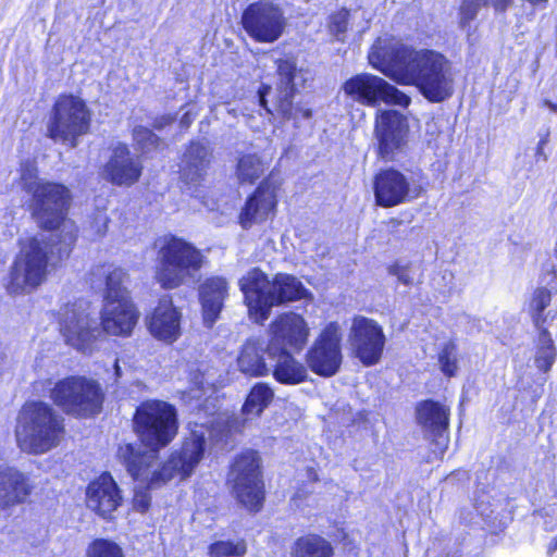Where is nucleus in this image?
Returning <instances> with one entry per match:
<instances>
[{"mask_svg": "<svg viewBox=\"0 0 557 557\" xmlns=\"http://www.w3.org/2000/svg\"><path fill=\"white\" fill-rule=\"evenodd\" d=\"M134 426L149 450L140 445L125 444L120 446L117 457L131 476L148 488L160 487L174 478L189 476L202 459L205 434L193 431L181 449L173 451L162 466L154 467L159 450L174 440L178 429L176 409L165 401L141 403L134 416Z\"/></svg>", "mask_w": 557, "mask_h": 557, "instance_id": "f257e3e1", "label": "nucleus"}, {"mask_svg": "<svg viewBox=\"0 0 557 557\" xmlns=\"http://www.w3.org/2000/svg\"><path fill=\"white\" fill-rule=\"evenodd\" d=\"M368 58L373 67L398 84L416 86L432 102H442L454 92L450 62L440 52L379 38Z\"/></svg>", "mask_w": 557, "mask_h": 557, "instance_id": "f03ea898", "label": "nucleus"}, {"mask_svg": "<svg viewBox=\"0 0 557 557\" xmlns=\"http://www.w3.org/2000/svg\"><path fill=\"white\" fill-rule=\"evenodd\" d=\"M60 332L66 345L90 355L102 332L111 335H129L137 323L138 312L132 300L104 302L101 327L89 302L78 300L60 310Z\"/></svg>", "mask_w": 557, "mask_h": 557, "instance_id": "7ed1b4c3", "label": "nucleus"}, {"mask_svg": "<svg viewBox=\"0 0 557 557\" xmlns=\"http://www.w3.org/2000/svg\"><path fill=\"white\" fill-rule=\"evenodd\" d=\"M64 434V418L51 405L27 401L20 410L15 437L22 451L46 454L60 445Z\"/></svg>", "mask_w": 557, "mask_h": 557, "instance_id": "20e7f679", "label": "nucleus"}, {"mask_svg": "<svg viewBox=\"0 0 557 557\" xmlns=\"http://www.w3.org/2000/svg\"><path fill=\"white\" fill-rule=\"evenodd\" d=\"M69 255L59 253V244L46 236L29 238L21 247L4 280L10 295H25L40 286L48 274V268Z\"/></svg>", "mask_w": 557, "mask_h": 557, "instance_id": "39448f33", "label": "nucleus"}, {"mask_svg": "<svg viewBox=\"0 0 557 557\" xmlns=\"http://www.w3.org/2000/svg\"><path fill=\"white\" fill-rule=\"evenodd\" d=\"M69 199V189L65 186L50 182L38 186L32 195L33 214L39 226L58 231L47 239L59 244L61 257L70 255L76 240L74 223L65 220Z\"/></svg>", "mask_w": 557, "mask_h": 557, "instance_id": "423d86ee", "label": "nucleus"}, {"mask_svg": "<svg viewBox=\"0 0 557 557\" xmlns=\"http://www.w3.org/2000/svg\"><path fill=\"white\" fill-rule=\"evenodd\" d=\"M49 398L66 414L87 418L100 412L103 393L97 381L71 375L53 383Z\"/></svg>", "mask_w": 557, "mask_h": 557, "instance_id": "0eeeda50", "label": "nucleus"}, {"mask_svg": "<svg viewBox=\"0 0 557 557\" xmlns=\"http://www.w3.org/2000/svg\"><path fill=\"white\" fill-rule=\"evenodd\" d=\"M203 263L199 249L189 243L171 237L158 252L156 280L164 289H174L194 276Z\"/></svg>", "mask_w": 557, "mask_h": 557, "instance_id": "6e6552de", "label": "nucleus"}, {"mask_svg": "<svg viewBox=\"0 0 557 557\" xmlns=\"http://www.w3.org/2000/svg\"><path fill=\"white\" fill-rule=\"evenodd\" d=\"M90 125V112L83 99L73 95L60 96L51 111L47 125L48 137L54 141L76 146L77 137L86 134Z\"/></svg>", "mask_w": 557, "mask_h": 557, "instance_id": "1a4fd4ad", "label": "nucleus"}, {"mask_svg": "<svg viewBox=\"0 0 557 557\" xmlns=\"http://www.w3.org/2000/svg\"><path fill=\"white\" fill-rule=\"evenodd\" d=\"M259 468L260 459L257 451L247 450L236 458L230 472L235 497L250 511H258L264 499Z\"/></svg>", "mask_w": 557, "mask_h": 557, "instance_id": "9d476101", "label": "nucleus"}, {"mask_svg": "<svg viewBox=\"0 0 557 557\" xmlns=\"http://www.w3.org/2000/svg\"><path fill=\"white\" fill-rule=\"evenodd\" d=\"M344 91L352 100L369 107L380 103L407 107L410 98L391 85L384 78L372 74H358L349 78L343 86Z\"/></svg>", "mask_w": 557, "mask_h": 557, "instance_id": "9b49d317", "label": "nucleus"}, {"mask_svg": "<svg viewBox=\"0 0 557 557\" xmlns=\"http://www.w3.org/2000/svg\"><path fill=\"white\" fill-rule=\"evenodd\" d=\"M277 81L276 94L274 98V107L278 114L285 120H294L298 123L300 119L308 120L312 112L308 108L294 107L293 98L299 86H301L307 77V72L297 69L292 60L277 61Z\"/></svg>", "mask_w": 557, "mask_h": 557, "instance_id": "f8f14e48", "label": "nucleus"}, {"mask_svg": "<svg viewBox=\"0 0 557 557\" xmlns=\"http://www.w3.org/2000/svg\"><path fill=\"white\" fill-rule=\"evenodd\" d=\"M242 23L247 34L259 42H274L283 34L285 18L282 10L269 1L249 4Z\"/></svg>", "mask_w": 557, "mask_h": 557, "instance_id": "ddd939ff", "label": "nucleus"}, {"mask_svg": "<svg viewBox=\"0 0 557 557\" xmlns=\"http://www.w3.org/2000/svg\"><path fill=\"white\" fill-rule=\"evenodd\" d=\"M342 335L336 323H330L307 351L306 362L309 369L324 377L333 376L341 368Z\"/></svg>", "mask_w": 557, "mask_h": 557, "instance_id": "4468645a", "label": "nucleus"}, {"mask_svg": "<svg viewBox=\"0 0 557 557\" xmlns=\"http://www.w3.org/2000/svg\"><path fill=\"white\" fill-rule=\"evenodd\" d=\"M409 133L408 121L396 110L379 111L375 117L374 134L377 153L385 161L394 160L404 151Z\"/></svg>", "mask_w": 557, "mask_h": 557, "instance_id": "2eb2a0df", "label": "nucleus"}, {"mask_svg": "<svg viewBox=\"0 0 557 557\" xmlns=\"http://www.w3.org/2000/svg\"><path fill=\"white\" fill-rule=\"evenodd\" d=\"M348 339L355 356L362 364L370 367L380 361L386 338L382 326L376 321L356 317L352 320Z\"/></svg>", "mask_w": 557, "mask_h": 557, "instance_id": "dca6fc26", "label": "nucleus"}, {"mask_svg": "<svg viewBox=\"0 0 557 557\" xmlns=\"http://www.w3.org/2000/svg\"><path fill=\"white\" fill-rule=\"evenodd\" d=\"M309 327L305 319L294 312L277 317L270 325V341L267 345L270 356L277 352L300 351L307 344Z\"/></svg>", "mask_w": 557, "mask_h": 557, "instance_id": "f3484780", "label": "nucleus"}, {"mask_svg": "<svg viewBox=\"0 0 557 557\" xmlns=\"http://www.w3.org/2000/svg\"><path fill=\"white\" fill-rule=\"evenodd\" d=\"M422 187L395 169L383 170L374 178V196L379 206L394 207L421 195Z\"/></svg>", "mask_w": 557, "mask_h": 557, "instance_id": "a211bd4d", "label": "nucleus"}, {"mask_svg": "<svg viewBox=\"0 0 557 557\" xmlns=\"http://www.w3.org/2000/svg\"><path fill=\"white\" fill-rule=\"evenodd\" d=\"M248 307L249 317L262 324L269 319L273 307L272 281L258 268L249 270L238 282Z\"/></svg>", "mask_w": 557, "mask_h": 557, "instance_id": "6ab92c4d", "label": "nucleus"}, {"mask_svg": "<svg viewBox=\"0 0 557 557\" xmlns=\"http://www.w3.org/2000/svg\"><path fill=\"white\" fill-rule=\"evenodd\" d=\"M122 504L121 491L109 473L90 482L86 491V505L99 517L111 520Z\"/></svg>", "mask_w": 557, "mask_h": 557, "instance_id": "aec40b11", "label": "nucleus"}, {"mask_svg": "<svg viewBox=\"0 0 557 557\" xmlns=\"http://www.w3.org/2000/svg\"><path fill=\"white\" fill-rule=\"evenodd\" d=\"M143 171V165L128 147L117 144L103 168V177L117 186H131L135 184Z\"/></svg>", "mask_w": 557, "mask_h": 557, "instance_id": "412c9836", "label": "nucleus"}, {"mask_svg": "<svg viewBox=\"0 0 557 557\" xmlns=\"http://www.w3.org/2000/svg\"><path fill=\"white\" fill-rule=\"evenodd\" d=\"M34 491L30 478L15 467L0 466V508L24 504Z\"/></svg>", "mask_w": 557, "mask_h": 557, "instance_id": "4be33fe9", "label": "nucleus"}, {"mask_svg": "<svg viewBox=\"0 0 557 557\" xmlns=\"http://www.w3.org/2000/svg\"><path fill=\"white\" fill-rule=\"evenodd\" d=\"M181 318L182 313L173 306L172 298L164 296L147 318L148 330L157 339L173 343L181 336Z\"/></svg>", "mask_w": 557, "mask_h": 557, "instance_id": "5701e85b", "label": "nucleus"}, {"mask_svg": "<svg viewBox=\"0 0 557 557\" xmlns=\"http://www.w3.org/2000/svg\"><path fill=\"white\" fill-rule=\"evenodd\" d=\"M228 297V283L222 276H211L199 287L203 322L211 327L220 318L224 301Z\"/></svg>", "mask_w": 557, "mask_h": 557, "instance_id": "b1692460", "label": "nucleus"}, {"mask_svg": "<svg viewBox=\"0 0 557 557\" xmlns=\"http://www.w3.org/2000/svg\"><path fill=\"white\" fill-rule=\"evenodd\" d=\"M212 151L206 144L193 141L186 149L181 163V178L186 184H200L208 173Z\"/></svg>", "mask_w": 557, "mask_h": 557, "instance_id": "393cba45", "label": "nucleus"}, {"mask_svg": "<svg viewBox=\"0 0 557 557\" xmlns=\"http://www.w3.org/2000/svg\"><path fill=\"white\" fill-rule=\"evenodd\" d=\"M418 423L428 432L436 436L437 445L446 448L447 443L443 441V434L449 426V408L432 399L423 400L416 408Z\"/></svg>", "mask_w": 557, "mask_h": 557, "instance_id": "a878e982", "label": "nucleus"}, {"mask_svg": "<svg viewBox=\"0 0 557 557\" xmlns=\"http://www.w3.org/2000/svg\"><path fill=\"white\" fill-rule=\"evenodd\" d=\"M275 206V188L268 182H263L247 200L239 215L240 225L244 228H248L252 223L265 220L274 210Z\"/></svg>", "mask_w": 557, "mask_h": 557, "instance_id": "bb28decb", "label": "nucleus"}, {"mask_svg": "<svg viewBox=\"0 0 557 557\" xmlns=\"http://www.w3.org/2000/svg\"><path fill=\"white\" fill-rule=\"evenodd\" d=\"M90 275L92 285H97V283L104 281L106 288L103 304L131 300L128 290L125 286L127 274L124 270L111 264H103L92 269Z\"/></svg>", "mask_w": 557, "mask_h": 557, "instance_id": "cd10ccee", "label": "nucleus"}, {"mask_svg": "<svg viewBox=\"0 0 557 557\" xmlns=\"http://www.w3.org/2000/svg\"><path fill=\"white\" fill-rule=\"evenodd\" d=\"M268 348L264 342L258 337L248 338L242 346L237 356V369L245 375L259 377L269 374L264 360V352Z\"/></svg>", "mask_w": 557, "mask_h": 557, "instance_id": "c85d7f7f", "label": "nucleus"}, {"mask_svg": "<svg viewBox=\"0 0 557 557\" xmlns=\"http://www.w3.org/2000/svg\"><path fill=\"white\" fill-rule=\"evenodd\" d=\"M275 357H277V360L273 369V376L277 382L296 385L307 380V368L296 360L289 351L277 352Z\"/></svg>", "mask_w": 557, "mask_h": 557, "instance_id": "c756f323", "label": "nucleus"}, {"mask_svg": "<svg viewBox=\"0 0 557 557\" xmlns=\"http://www.w3.org/2000/svg\"><path fill=\"white\" fill-rule=\"evenodd\" d=\"M309 292L302 283L290 274L278 273L272 281L273 307L283 302L307 298Z\"/></svg>", "mask_w": 557, "mask_h": 557, "instance_id": "7c9ffc66", "label": "nucleus"}, {"mask_svg": "<svg viewBox=\"0 0 557 557\" xmlns=\"http://www.w3.org/2000/svg\"><path fill=\"white\" fill-rule=\"evenodd\" d=\"M292 555L294 557H332L333 547L322 536L309 534L295 541Z\"/></svg>", "mask_w": 557, "mask_h": 557, "instance_id": "2f4dec72", "label": "nucleus"}, {"mask_svg": "<svg viewBox=\"0 0 557 557\" xmlns=\"http://www.w3.org/2000/svg\"><path fill=\"white\" fill-rule=\"evenodd\" d=\"M274 398V392L267 383H256L250 389L242 412L246 419L259 417Z\"/></svg>", "mask_w": 557, "mask_h": 557, "instance_id": "473e14b6", "label": "nucleus"}, {"mask_svg": "<svg viewBox=\"0 0 557 557\" xmlns=\"http://www.w3.org/2000/svg\"><path fill=\"white\" fill-rule=\"evenodd\" d=\"M264 163L256 153L243 154L236 164V177L240 183H255L264 173Z\"/></svg>", "mask_w": 557, "mask_h": 557, "instance_id": "72a5a7b5", "label": "nucleus"}, {"mask_svg": "<svg viewBox=\"0 0 557 557\" xmlns=\"http://www.w3.org/2000/svg\"><path fill=\"white\" fill-rule=\"evenodd\" d=\"M537 331L539 337L536 343L535 364L540 370L547 372L555 362L556 349L548 331L546 329Z\"/></svg>", "mask_w": 557, "mask_h": 557, "instance_id": "f704fd0d", "label": "nucleus"}, {"mask_svg": "<svg viewBox=\"0 0 557 557\" xmlns=\"http://www.w3.org/2000/svg\"><path fill=\"white\" fill-rule=\"evenodd\" d=\"M552 301L550 292L547 288H536L532 295L529 310L533 320V323L537 330L545 329L543 325L547 319L544 310L549 306Z\"/></svg>", "mask_w": 557, "mask_h": 557, "instance_id": "c9c22d12", "label": "nucleus"}, {"mask_svg": "<svg viewBox=\"0 0 557 557\" xmlns=\"http://www.w3.org/2000/svg\"><path fill=\"white\" fill-rule=\"evenodd\" d=\"M38 180V170L35 160H25L20 168V184L22 188L33 195L38 186L46 184Z\"/></svg>", "mask_w": 557, "mask_h": 557, "instance_id": "e433bc0d", "label": "nucleus"}, {"mask_svg": "<svg viewBox=\"0 0 557 557\" xmlns=\"http://www.w3.org/2000/svg\"><path fill=\"white\" fill-rule=\"evenodd\" d=\"M247 552L245 541H218L209 546L211 557H243Z\"/></svg>", "mask_w": 557, "mask_h": 557, "instance_id": "4c0bfd02", "label": "nucleus"}, {"mask_svg": "<svg viewBox=\"0 0 557 557\" xmlns=\"http://www.w3.org/2000/svg\"><path fill=\"white\" fill-rule=\"evenodd\" d=\"M438 363L442 372L448 376H455L458 371V352L457 346L453 342L443 345L438 352Z\"/></svg>", "mask_w": 557, "mask_h": 557, "instance_id": "58836bf2", "label": "nucleus"}, {"mask_svg": "<svg viewBox=\"0 0 557 557\" xmlns=\"http://www.w3.org/2000/svg\"><path fill=\"white\" fill-rule=\"evenodd\" d=\"M86 557H124V554L116 543L98 539L88 546Z\"/></svg>", "mask_w": 557, "mask_h": 557, "instance_id": "ea45409f", "label": "nucleus"}, {"mask_svg": "<svg viewBox=\"0 0 557 557\" xmlns=\"http://www.w3.org/2000/svg\"><path fill=\"white\" fill-rule=\"evenodd\" d=\"M417 271V267L411 262H395L387 268L388 274L396 276L397 281L406 286H412L416 283Z\"/></svg>", "mask_w": 557, "mask_h": 557, "instance_id": "a19ab883", "label": "nucleus"}, {"mask_svg": "<svg viewBox=\"0 0 557 557\" xmlns=\"http://www.w3.org/2000/svg\"><path fill=\"white\" fill-rule=\"evenodd\" d=\"M133 137L137 147L143 152L157 149L160 145V138L152 131L144 126H136L133 131Z\"/></svg>", "mask_w": 557, "mask_h": 557, "instance_id": "79ce46f5", "label": "nucleus"}, {"mask_svg": "<svg viewBox=\"0 0 557 557\" xmlns=\"http://www.w3.org/2000/svg\"><path fill=\"white\" fill-rule=\"evenodd\" d=\"M484 5H487V0H462L459 9L460 26L466 27L469 25Z\"/></svg>", "mask_w": 557, "mask_h": 557, "instance_id": "37998d69", "label": "nucleus"}, {"mask_svg": "<svg viewBox=\"0 0 557 557\" xmlns=\"http://www.w3.org/2000/svg\"><path fill=\"white\" fill-rule=\"evenodd\" d=\"M348 16L349 13L347 10H341L330 16V32L339 41L344 40V36L348 26Z\"/></svg>", "mask_w": 557, "mask_h": 557, "instance_id": "c03bdc74", "label": "nucleus"}, {"mask_svg": "<svg viewBox=\"0 0 557 557\" xmlns=\"http://www.w3.org/2000/svg\"><path fill=\"white\" fill-rule=\"evenodd\" d=\"M150 505V498L147 496V494L137 492L134 497V507L144 512L149 508Z\"/></svg>", "mask_w": 557, "mask_h": 557, "instance_id": "a18cd8bd", "label": "nucleus"}, {"mask_svg": "<svg viewBox=\"0 0 557 557\" xmlns=\"http://www.w3.org/2000/svg\"><path fill=\"white\" fill-rule=\"evenodd\" d=\"M512 3V0H487V4H492L497 12L506 11Z\"/></svg>", "mask_w": 557, "mask_h": 557, "instance_id": "49530a36", "label": "nucleus"}, {"mask_svg": "<svg viewBox=\"0 0 557 557\" xmlns=\"http://www.w3.org/2000/svg\"><path fill=\"white\" fill-rule=\"evenodd\" d=\"M271 91V87L270 86H263L259 91V102H260V106H262L269 113H272V111L267 107V95H269Z\"/></svg>", "mask_w": 557, "mask_h": 557, "instance_id": "de8ad7c7", "label": "nucleus"}, {"mask_svg": "<svg viewBox=\"0 0 557 557\" xmlns=\"http://www.w3.org/2000/svg\"><path fill=\"white\" fill-rule=\"evenodd\" d=\"M546 144V139H541L537 144V148H536V154L540 156V157H543L544 160L547 159V156L546 153L544 152V146Z\"/></svg>", "mask_w": 557, "mask_h": 557, "instance_id": "09e8293b", "label": "nucleus"}, {"mask_svg": "<svg viewBox=\"0 0 557 557\" xmlns=\"http://www.w3.org/2000/svg\"><path fill=\"white\" fill-rule=\"evenodd\" d=\"M114 375H115V379H120L122 376V371H121V367L119 364V361L115 360V363H114Z\"/></svg>", "mask_w": 557, "mask_h": 557, "instance_id": "8fccbe9b", "label": "nucleus"}, {"mask_svg": "<svg viewBox=\"0 0 557 557\" xmlns=\"http://www.w3.org/2000/svg\"><path fill=\"white\" fill-rule=\"evenodd\" d=\"M190 122H191V120H190L188 113L184 114L183 117L181 119V124L184 126H188L190 124Z\"/></svg>", "mask_w": 557, "mask_h": 557, "instance_id": "3c124183", "label": "nucleus"}, {"mask_svg": "<svg viewBox=\"0 0 557 557\" xmlns=\"http://www.w3.org/2000/svg\"><path fill=\"white\" fill-rule=\"evenodd\" d=\"M544 104L548 107L552 111L557 113V103H553L549 100H544Z\"/></svg>", "mask_w": 557, "mask_h": 557, "instance_id": "603ef678", "label": "nucleus"}, {"mask_svg": "<svg viewBox=\"0 0 557 557\" xmlns=\"http://www.w3.org/2000/svg\"><path fill=\"white\" fill-rule=\"evenodd\" d=\"M548 553H549L550 555H553V554L557 553V539L555 540V542H554V543H552V544L549 545V547H548Z\"/></svg>", "mask_w": 557, "mask_h": 557, "instance_id": "864d4df0", "label": "nucleus"}, {"mask_svg": "<svg viewBox=\"0 0 557 557\" xmlns=\"http://www.w3.org/2000/svg\"><path fill=\"white\" fill-rule=\"evenodd\" d=\"M529 3H531L532 5H540V4H545L547 3L548 0H527Z\"/></svg>", "mask_w": 557, "mask_h": 557, "instance_id": "5fc2aeb1", "label": "nucleus"}, {"mask_svg": "<svg viewBox=\"0 0 557 557\" xmlns=\"http://www.w3.org/2000/svg\"><path fill=\"white\" fill-rule=\"evenodd\" d=\"M556 557H557V554H556Z\"/></svg>", "mask_w": 557, "mask_h": 557, "instance_id": "6e6d98bb", "label": "nucleus"}]
</instances>
